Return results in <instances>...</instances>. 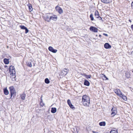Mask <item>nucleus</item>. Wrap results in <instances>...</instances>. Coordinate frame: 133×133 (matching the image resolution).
<instances>
[{"label":"nucleus","mask_w":133,"mask_h":133,"mask_svg":"<svg viewBox=\"0 0 133 133\" xmlns=\"http://www.w3.org/2000/svg\"><path fill=\"white\" fill-rule=\"evenodd\" d=\"M40 105L41 106H43L44 105V104L43 103V102H40Z\"/></svg>","instance_id":"c756f323"},{"label":"nucleus","mask_w":133,"mask_h":133,"mask_svg":"<svg viewBox=\"0 0 133 133\" xmlns=\"http://www.w3.org/2000/svg\"><path fill=\"white\" fill-rule=\"evenodd\" d=\"M67 103L69 105L70 107L72 109H73L74 108V106L71 104L70 101L69 99L67 100Z\"/></svg>","instance_id":"f8f14e48"},{"label":"nucleus","mask_w":133,"mask_h":133,"mask_svg":"<svg viewBox=\"0 0 133 133\" xmlns=\"http://www.w3.org/2000/svg\"><path fill=\"white\" fill-rule=\"evenodd\" d=\"M20 27L21 29L25 30L26 28V27L23 25H21L20 26Z\"/></svg>","instance_id":"bb28decb"},{"label":"nucleus","mask_w":133,"mask_h":133,"mask_svg":"<svg viewBox=\"0 0 133 133\" xmlns=\"http://www.w3.org/2000/svg\"><path fill=\"white\" fill-rule=\"evenodd\" d=\"M57 17L56 15H53L52 16H51V19L53 20L54 21H56L57 19Z\"/></svg>","instance_id":"9b49d317"},{"label":"nucleus","mask_w":133,"mask_h":133,"mask_svg":"<svg viewBox=\"0 0 133 133\" xmlns=\"http://www.w3.org/2000/svg\"><path fill=\"white\" fill-rule=\"evenodd\" d=\"M101 2L105 3L108 4L109 3L110 0H101Z\"/></svg>","instance_id":"412c9836"},{"label":"nucleus","mask_w":133,"mask_h":133,"mask_svg":"<svg viewBox=\"0 0 133 133\" xmlns=\"http://www.w3.org/2000/svg\"><path fill=\"white\" fill-rule=\"evenodd\" d=\"M106 79L108 80V78H106Z\"/></svg>","instance_id":"4c0bfd02"},{"label":"nucleus","mask_w":133,"mask_h":133,"mask_svg":"<svg viewBox=\"0 0 133 133\" xmlns=\"http://www.w3.org/2000/svg\"><path fill=\"white\" fill-rule=\"evenodd\" d=\"M42 96H41V101H40V102H42L43 100H42Z\"/></svg>","instance_id":"473e14b6"},{"label":"nucleus","mask_w":133,"mask_h":133,"mask_svg":"<svg viewBox=\"0 0 133 133\" xmlns=\"http://www.w3.org/2000/svg\"><path fill=\"white\" fill-rule=\"evenodd\" d=\"M25 95L24 94H23L21 95V98L22 100H24L25 99Z\"/></svg>","instance_id":"4be33fe9"},{"label":"nucleus","mask_w":133,"mask_h":133,"mask_svg":"<svg viewBox=\"0 0 133 133\" xmlns=\"http://www.w3.org/2000/svg\"><path fill=\"white\" fill-rule=\"evenodd\" d=\"M25 33L27 34L29 31L26 28L25 29Z\"/></svg>","instance_id":"c85d7f7f"},{"label":"nucleus","mask_w":133,"mask_h":133,"mask_svg":"<svg viewBox=\"0 0 133 133\" xmlns=\"http://www.w3.org/2000/svg\"><path fill=\"white\" fill-rule=\"evenodd\" d=\"M45 82L46 83L48 84L50 83V81L48 78H46L45 79Z\"/></svg>","instance_id":"b1692460"},{"label":"nucleus","mask_w":133,"mask_h":133,"mask_svg":"<svg viewBox=\"0 0 133 133\" xmlns=\"http://www.w3.org/2000/svg\"><path fill=\"white\" fill-rule=\"evenodd\" d=\"M132 72H133V70L132 71Z\"/></svg>","instance_id":"a19ab883"},{"label":"nucleus","mask_w":133,"mask_h":133,"mask_svg":"<svg viewBox=\"0 0 133 133\" xmlns=\"http://www.w3.org/2000/svg\"><path fill=\"white\" fill-rule=\"evenodd\" d=\"M11 94V97L12 96H14L16 95V92L13 86H11L9 88Z\"/></svg>","instance_id":"20e7f679"},{"label":"nucleus","mask_w":133,"mask_h":133,"mask_svg":"<svg viewBox=\"0 0 133 133\" xmlns=\"http://www.w3.org/2000/svg\"><path fill=\"white\" fill-rule=\"evenodd\" d=\"M57 110L55 108H51V112L52 113H54L56 112Z\"/></svg>","instance_id":"f3484780"},{"label":"nucleus","mask_w":133,"mask_h":133,"mask_svg":"<svg viewBox=\"0 0 133 133\" xmlns=\"http://www.w3.org/2000/svg\"><path fill=\"white\" fill-rule=\"evenodd\" d=\"M3 61L4 63L5 64H9V59L6 58H5L4 59Z\"/></svg>","instance_id":"aec40b11"},{"label":"nucleus","mask_w":133,"mask_h":133,"mask_svg":"<svg viewBox=\"0 0 133 133\" xmlns=\"http://www.w3.org/2000/svg\"><path fill=\"white\" fill-rule=\"evenodd\" d=\"M131 28L132 30L133 31V24L132 25H131Z\"/></svg>","instance_id":"7c9ffc66"},{"label":"nucleus","mask_w":133,"mask_h":133,"mask_svg":"<svg viewBox=\"0 0 133 133\" xmlns=\"http://www.w3.org/2000/svg\"><path fill=\"white\" fill-rule=\"evenodd\" d=\"M110 133H118L117 130H112L110 131Z\"/></svg>","instance_id":"a878e982"},{"label":"nucleus","mask_w":133,"mask_h":133,"mask_svg":"<svg viewBox=\"0 0 133 133\" xmlns=\"http://www.w3.org/2000/svg\"><path fill=\"white\" fill-rule=\"evenodd\" d=\"M103 35H104L105 36H108V34H106L103 33Z\"/></svg>","instance_id":"2f4dec72"},{"label":"nucleus","mask_w":133,"mask_h":133,"mask_svg":"<svg viewBox=\"0 0 133 133\" xmlns=\"http://www.w3.org/2000/svg\"><path fill=\"white\" fill-rule=\"evenodd\" d=\"M83 75L85 77L87 78H90L91 77V75H86L85 74H83Z\"/></svg>","instance_id":"5701e85b"},{"label":"nucleus","mask_w":133,"mask_h":133,"mask_svg":"<svg viewBox=\"0 0 133 133\" xmlns=\"http://www.w3.org/2000/svg\"><path fill=\"white\" fill-rule=\"evenodd\" d=\"M10 74L11 75V78H15L16 77V71L14 67L12 65L10 66Z\"/></svg>","instance_id":"7ed1b4c3"},{"label":"nucleus","mask_w":133,"mask_h":133,"mask_svg":"<svg viewBox=\"0 0 133 133\" xmlns=\"http://www.w3.org/2000/svg\"><path fill=\"white\" fill-rule=\"evenodd\" d=\"M92 132L93 133H98V132H96L94 131H92Z\"/></svg>","instance_id":"c9c22d12"},{"label":"nucleus","mask_w":133,"mask_h":133,"mask_svg":"<svg viewBox=\"0 0 133 133\" xmlns=\"http://www.w3.org/2000/svg\"><path fill=\"white\" fill-rule=\"evenodd\" d=\"M69 70L68 69H64L61 71L60 75L63 76H65L69 72Z\"/></svg>","instance_id":"39448f33"},{"label":"nucleus","mask_w":133,"mask_h":133,"mask_svg":"<svg viewBox=\"0 0 133 133\" xmlns=\"http://www.w3.org/2000/svg\"><path fill=\"white\" fill-rule=\"evenodd\" d=\"M101 125V126H102V125ZM104 125V126H105V125Z\"/></svg>","instance_id":"ea45409f"},{"label":"nucleus","mask_w":133,"mask_h":133,"mask_svg":"<svg viewBox=\"0 0 133 133\" xmlns=\"http://www.w3.org/2000/svg\"><path fill=\"white\" fill-rule=\"evenodd\" d=\"M48 49L49 51L54 53H56L57 51V50L56 49H54L52 47L49 46L48 48Z\"/></svg>","instance_id":"9d476101"},{"label":"nucleus","mask_w":133,"mask_h":133,"mask_svg":"<svg viewBox=\"0 0 133 133\" xmlns=\"http://www.w3.org/2000/svg\"><path fill=\"white\" fill-rule=\"evenodd\" d=\"M112 113L111 115L112 117L114 116L117 113V111L116 109L115 108H113L111 109Z\"/></svg>","instance_id":"0eeeda50"},{"label":"nucleus","mask_w":133,"mask_h":133,"mask_svg":"<svg viewBox=\"0 0 133 133\" xmlns=\"http://www.w3.org/2000/svg\"><path fill=\"white\" fill-rule=\"evenodd\" d=\"M114 92L119 97L122 98L124 100L126 101L127 99L126 97L123 95L122 93L121 92V91L119 89H114Z\"/></svg>","instance_id":"f03ea898"},{"label":"nucleus","mask_w":133,"mask_h":133,"mask_svg":"<svg viewBox=\"0 0 133 133\" xmlns=\"http://www.w3.org/2000/svg\"><path fill=\"white\" fill-rule=\"evenodd\" d=\"M84 84L85 85L89 86V85L90 83L87 80H85L84 83Z\"/></svg>","instance_id":"dca6fc26"},{"label":"nucleus","mask_w":133,"mask_h":133,"mask_svg":"<svg viewBox=\"0 0 133 133\" xmlns=\"http://www.w3.org/2000/svg\"><path fill=\"white\" fill-rule=\"evenodd\" d=\"M95 17L97 18H98L99 17V15L98 12L96 10L95 12Z\"/></svg>","instance_id":"4468645a"},{"label":"nucleus","mask_w":133,"mask_h":133,"mask_svg":"<svg viewBox=\"0 0 133 133\" xmlns=\"http://www.w3.org/2000/svg\"><path fill=\"white\" fill-rule=\"evenodd\" d=\"M90 18L91 20V21H93L94 20V18L93 17V15L92 14H91L90 15Z\"/></svg>","instance_id":"393cba45"},{"label":"nucleus","mask_w":133,"mask_h":133,"mask_svg":"<svg viewBox=\"0 0 133 133\" xmlns=\"http://www.w3.org/2000/svg\"><path fill=\"white\" fill-rule=\"evenodd\" d=\"M99 19L100 20H102V18L101 17H99Z\"/></svg>","instance_id":"f704fd0d"},{"label":"nucleus","mask_w":133,"mask_h":133,"mask_svg":"<svg viewBox=\"0 0 133 133\" xmlns=\"http://www.w3.org/2000/svg\"><path fill=\"white\" fill-rule=\"evenodd\" d=\"M99 37H101V35H99Z\"/></svg>","instance_id":"e433bc0d"},{"label":"nucleus","mask_w":133,"mask_h":133,"mask_svg":"<svg viewBox=\"0 0 133 133\" xmlns=\"http://www.w3.org/2000/svg\"><path fill=\"white\" fill-rule=\"evenodd\" d=\"M56 11L60 14H61L63 12L62 9L60 7L57 6L56 7Z\"/></svg>","instance_id":"6e6552de"},{"label":"nucleus","mask_w":133,"mask_h":133,"mask_svg":"<svg viewBox=\"0 0 133 133\" xmlns=\"http://www.w3.org/2000/svg\"><path fill=\"white\" fill-rule=\"evenodd\" d=\"M129 21L130 22H131V21H130V20H129Z\"/></svg>","instance_id":"58836bf2"},{"label":"nucleus","mask_w":133,"mask_h":133,"mask_svg":"<svg viewBox=\"0 0 133 133\" xmlns=\"http://www.w3.org/2000/svg\"><path fill=\"white\" fill-rule=\"evenodd\" d=\"M90 30L94 32H97L98 29L97 28L93 26H91L89 28Z\"/></svg>","instance_id":"1a4fd4ad"},{"label":"nucleus","mask_w":133,"mask_h":133,"mask_svg":"<svg viewBox=\"0 0 133 133\" xmlns=\"http://www.w3.org/2000/svg\"><path fill=\"white\" fill-rule=\"evenodd\" d=\"M104 47L105 48L108 49L110 48L111 46L108 43H106L104 45Z\"/></svg>","instance_id":"ddd939ff"},{"label":"nucleus","mask_w":133,"mask_h":133,"mask_svg":"<svg viewBox=\"0 0 133 133\" xmlns=\"http://www.w3.org/2000/svg\"><path fill=\"white\" fill-rule=\"evenodd\" d=\"M51 16L49 14H47L44 17L45 20L48 22H50L51 20Z\"/></svg>","instance_id":"423d86ee"},{"label":"nucleus","mask_w":133,"mask_h":133,"mask_svg":"<svg viewBox=\"0 0 133 133\" xmlns=\"http://www.w3.org/2000/svg\"><path fill=\"white\" fill-rule=\"evenodd\" d=\"M73 133H74V132Z\"/></svg>","instance_id":"79ce46f5"},{"label":"nucleus","mask_w":133,"mask_h":133,"mask_svg":"<svg viewBox=\"0 0 133 133\" xmlns=\"http://www.w3.org/2000/svg\"><path fill=\"white\" fill-rule=\"evenodd\" d=\"M105 122H103L99 123V125H105Z\"/></svg>","instance_id":"cd10ccee"},{"label":"nucleus","mask_w":133,"mask_h":133,"mask_svg":"<svg viewBox=\"0 0 133 133\" xmlns=\"http://www.w3.org/2000/svg\"><path fill=\"white\" fill-rule=\"evenodd\" d=\"M28 6L29 7V10L30 11H31L32 10V8L31 4H29L28 5Z\"/></svg>","instance_id":"a211bd4d"},{"label":"nucleus","mask_w":133,"mask_h":133,"mask_svg":"<svg viewBox=\"0 0 133 133\" xmlns=\"http://www.w3.org/2000/svg\"><path fill=\"white\" fill-rule=\"evenodd\" d=\"M4 94L6 95H8L9 94V92L6 88L4 89Z\"/></svg>","instance_id":"2eb2a0df"},{"label":"nucleus","mask_w":133,"mask_h":133,"mask_svg":"<svg viewBox=\"0 0 133 133\" xmlns=\"http://www.w3.org/2000/svg\"><path fill=\"white\" fill-rule=\"evenodd\" d=\"M131 6L132 7V9H133V1L132 3Z\"/></svg>","instance_id":"72a5a7b5"},{"label":"nucleus","mask_w":133,"mask_h":133,"mask_svg":"<svg viewBox=\"0 0 133 133\" xmlns=\"http://www.w3.org/2000/svg\"><path fill=\"white\" fill-rule=\"evenodd\" d=\"M26 64L27 65L30 67H31L32 66V64H31V61H27L26 62Z\"/></svg>","instance_id":"6ab92c4d"},{"label":"nucleus","mask_w":133,"mask_h":133,"mask_svg":"<svg viewBox=\"0 0 133 133\" xmlns=\"http://www.w3.org/2000/svg\"><path fill=\"white\" fill-rule=\"evenodd\" d=\"M90 100L89 97L86 95L82 96V102L83 105L85 107L89 106Z\"/></svg>","instance_id":"f257e3e1"}]
</instances>
